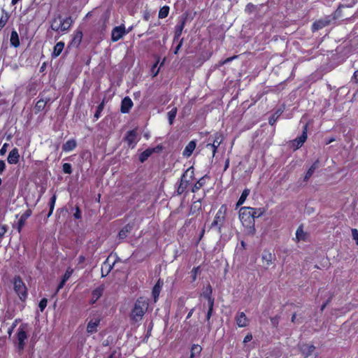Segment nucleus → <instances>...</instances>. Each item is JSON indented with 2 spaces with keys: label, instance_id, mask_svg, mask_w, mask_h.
I'll return each instance as SVG.
<instances>
[{
  "label": "nucleus",
  "instance_id": "nucleus-28",
  "mask_svg": "<svg viewBox=\"0 0 358 358\" xmlns=\"http://www.w3.org/2000/svg\"><path fill=\"white\" fill-rule=\"evenodd\" d=\"M131 229H132V227L129 224H127L125 227H124L119 232L118 236H119L120 239H124V238H126L127 234L129 233H130Z\"/></svg>",
  "mask_w": 358,
  "mask_h": 358
},
{
  "label": "nucleus",
  "instance_id": "nucleus-33",
  "mask_svg": "<svg viewBox=\"0 0 358 358\" xmlns=\"http://www.w3.org/2000/svg\"><path fill=\"white\" fill-rule=\"evenodd\" d=\"M202 350V348L199 345H193L191 348L190 357L194 358L195 356L199 355Z\"/></svg>",
  "mask_w": 358,
  "mask_h": 358
},
{
  "label": "nucleus",
  "instance_id": "nucleus-47",
  "mask_svg": "<svg viewBox=\"0 0 358 358\" xmlns=\"http://www.w3.org/2000/svg\"><path fill=\"white\" fill-rule=\"evenodd\" d=\"M352 236L353 239L356 241L357 245H358V231L356 229H352Z\"/></svg>",
  "mask_w": 358,
  "mask_h": 358
},
{
  "label": "nucleus",
  "instance_id": "nucleus-45",
  "mask_svg": "<svg viewBox=\"0 0 358 358\" xmlns=\"http://www.w3.org/2000/svg\"><path fill=\"white\" fill-rule=\"evenodd\" d=\"M199 270V267H194L192 270L191 273H192V281H194L196 279Z\"/></svg>",
  "mask_w": 358,
  "mask_h": 358
},
{
  "label": "nucleus",
  "instance_id": "nucleus-48",
  "mask_svg": "<svg viewBox=\"0 0 358 358\" xmlns=\"http://www.w3.org/2000/svg\"><path fill=\"white\" fill-rule=\"evenodd\" d=\"M213 306H214V304H212L211 306H208V310L207 315H206V320L208 321L210 319V317L212 316Z\"/></svg>",
  "mask_w": 358,
  "mask_h": 358
},
{
  "label": "nucleus",
  "instance_id": "nucleus-49",
  "mask_svg": "<svg viewBox=\"0 0 358 358\" xmlns=\"http://www.w3.org/2000/svg\"><path fill=\"white\" fill-rule=\"evenodd\" d=\"M8 146V143H4L1 148L0 149V155L3 156L6 154L7 151V148Z\"/></svg>",
  "mask_w": 358,
  "mask_h": 358
},
{
  "label": "nucleus",
  "instance_id": "nucleus-17",
  "mask_svg": "<svg viewBox=\"0 0 358 358\" xmlns=\"http://www.w3.org/2000/svg\"><path fill=\"white\" fill-rule=\"evenodd\" d=\"M31 210L28 209L21 216L18 221V231H20L21 229L25 224L26 220L31 216Z\"/></svg>",
  "mask_w": 358,
  "mask_h": 358
},
{
  "label": "nucleus",
  "instance_id": "nucleus-22",
  "mask_svg": "<svg viewBox=\"0 0 358 358\" xmlns=\"http://www.w3.org/2000/svg\"><path fill=\"white\" fill-rule=\"evenodd\" d=\"M103 291V287H99L95 289L92 294L91 303H94L102 295Z\"/></svg>",
  "mask_w": 358,
  "mask_h": 358
},
{
  "label": "nucleus",
  "instance_id": "nucleus-46",
  "mask_svg": "<svg viewBox=\"0 0 358 358\" xmlns=\"http://www.w3.org/2000/svg\"><path fill=\"white\" fill-rule=\"evenodd\" d=\"M8 17L6 15L2 16L0 18V29H1L7 23Z\"/></svg>",
  "mask_w": 358,
  "mask_h": 358
},
{
  "label": "nucleus",
  "instance_id": "nucleus-50",
  "mask_svg": "<svg viewBox=\"0 0 358 358\" xmlns=\"http://www.w3.org/2000/svg\"><path fill=\"white\" fill-rule=\"evenodd\" d=\"M252 339V335L251 334H248L245 336V338H244V339H243V343H248V342L250 341Z\"/></svg>",
  "mask_w": 358,
  "mask_h": 358
},
{
  "label": "nucleus",
  "instance_id": "nucleus-44",
  "mask_svg": "<svg viewBox=\"0 0 358 358\" xmlns=\"http://www.w3.org/2000/svg\"><path fill=\"white\" fill-rule=\"evenodd\" d=\"M47 303H48V301H47L46 299H43L41 300V301L39 303V305H38V307H39V308H40L41 312L43 311V310L46 307Z\"/></svg>",
  "mask_w": 358,
  "mask_h": 358
},
{
  "label": "nucleus",
  "instance_id": "nucleus-25",
  "mask_svg": "<svg viewBox=\"0 0 358 358\" xmlns=\"http://www.w3.org/2000/svg\"><path fill=\"white\" fill-rule=\"evenodd\" d=\"M10 41V44L15 48L20 45L19 36L16 31H13L11 32Z\"/></svg>",
  "mask_w": 358,
  "mask_h": 358
},
{
  "label": "nucleus",
  "instance_id": "nucleus-36",
  "mask_svg": "<svg viewBox=\"0 0 358 358\" xmlns=\"http://www.w3.org/2000/svg\"><path fill=\"white\" fill-rule=\"evenodd\" d=\"M327 22L323 20H319L313 23V30L317 31L327 25Z\"/></svg>",
  "mask_w": 358,
  "mask_h": 358
},
{
  "label": "nucleus",
  "instance_id": "nucleus-64",
  "mask_svg": "<svg viewBox=\"0 0 358 358\" xmlns=\"http://www.w3.org/2000/svg\"><path fill=\"white\" fill-rule=\"evenodd\" d=\"M334 141H335V139L334 138H331L327 141V144H329V143L334 142Z\"/></svg>",
  "mask_w": 358,
  "mask_h": 358
},
{
  "label": "nucleus",
  "instance_id": "nucleus-62",
  "mask_svg": "<svg viewBox=\"0 0 358 358\" xmlns=\"http://www.w3.org/2000/svg\"><path fill=\"white\" fill-rule=\"evenodd\" d=\"M193 312H194V309H192V310L189 312V313L187 314V319H189V317H191V316L192 315Z\"/></svg>",
  "mask_w": 358,
  "mask_h": 358
},
{
  "label": "nucleus",
  "instance_id": "nucleus-5",
  "mask_svg": "<svg viewBox=\"0 0 358 358\" xmlns=\"http://www.w3.org/2000/svg\"><path fill=\"white\" fill-rule=\"evenodd\" d=\"M27 324H22L20 326L17 333V345L19 350H22L24 347V342L27 339V334L26 332Z\"/></svg>",
  "mask_w": 358,
  "mask_h": 358
},
{
  "label": "nucleus",
  "instance_id": "nucleus-6",
  "mask_svg": "<svg viewBox=\"0 0 358 358\" xmlns=\"http://www.w3.org/2000/svg\"><path fill=\"white\" fill-rule=\"evenodd\" d=\"M209 138H211L212 143V145H210V152L212 154V157H214L217 152V148L223 141V137L221 134L215 133L214 135L210 136Z\"/></svg>",
  "mask_w": 358,
  "mask_h": 358
},
{
  "label": "nucleus",
  "instance_id": "nucleus-13",
  "mask_svg": "<svg viewBox=\"0 0 358 358\" xmlns=\"http://www.w3.org/2000/svg\"><path fill=\"white\" fill-rule=\"evenodd\" d=\"M125 140L128 145L134 148L137 143V134L136 131L131 130L128 131L125 137Z\"/></svg>",
  "mask_w": 358,
  "mask_h": 358
},
{
  "label": "nucleus",
  "instance_id": "nucleus-2",
  "mask_svg": "<svg viewBox=\"0 0 358 358\" xmlns=\"http://www.w3.org/2000/svg\"><path fill=\"white\" fill-rule=\"evenodd\" d=\"M148 308V303L142 298L138 299L134 305V307L131 311V318L138 322L141 320L145 314V311Z\"/></svg>",
  "mask_w": 358,
  "mask_h": 358
},
{
  "label": "nucleus",
  "instance_id": "nucleus-35",
  "mask_svg": "<svg viewBox=\"0 0 358 358\" xmlns=\"http://www.w3.org/2000/svg\"><path fill=\"white\" fill-rule=\"evenodd\" d=\"M266 210L264 208H252V217H253V219L255 220V218L257 217H259L261 216H262L264 213H265Z\"/></svg>",
  "mask_w": 358,
  "mask_h": 358
},
{
  "label": "nucleus",
  "instance_id": "nucleus-26",
  "mask_svg": "<svg viewBox=\"0 0 358 358\" xmlns=\"http://www.w3.org/2000/svg\"><path fill=\"white\" fill-rule=\"evenodd\" d=\"M184 27H185V20H182L179 24H178L176 27L175 34H174V41L178 40L180 37L182 30L184 29Z\"/></svg>",
  "mask_w": 358,
  "mask_h": 358
},
{
  "label": "nucleus",
  "instance_id": "nucleus-31",
  "mask_svg": "<svg viewBox=\"0 0 358 358\" xmlns=\"http://www.w3.org/2000/svg\"><path fill=\"white\" fill-rule=\"evenodd\" d=\"M155 148H153V149L148 148V149L145 150V151H143L139 157L140 161L141 162H145L155 152Z\"/></svg>",
  "mask_w": 358,
  "mask_h": 358
},
{
  "label": "nucleus",
  "instance_id": "nucleus-12",
  "mask_svg": "<svg viewBox=\"0 0 358 358\" xmlns=\"http://www.w3.org/2000/svg\"><path fill=\"white\" fill-rule=\"evenodd\" d=\"M100 318L96 317L91 319L87 326V331L89 334H93L97 331V328L100 324Z\"/></svg>",
  "mask_w": 358,
  "mask_h": 358
},
{
  "label": "nucleus",
  "instance_id": "nucleus-63",
  "mask_svg": "<svg viewBox=\"0 0 358 358\" xmlns=\"http://www.w3.org/2000/svg\"><path fill=\"white\" fill-rule=\"evenodd\" d=\"M296 318V314H294V315L292 316V322H295Z\"/></svg>",
  "mask_w": 358,
  "mask_h": 358
},
{
  "label": "nucleus",
  "instance_id": "nucleus-10",
  "mask_svg": "<svg viewBox=\"0 0 358 358\" xmlns=\"http://www.w3.org/2000/svg\"><path fill=\"white\" fill-rule=\"evenodd\" d=\"M262 259L264 266L268 268L273 264L274 255L268 250H264L262 255Z\"/></svg>",
  "mask_w": 358,
  "mask_h": 358
},
{
  "label": "nucleus",
  "instance_id": "nucleus-15",
  "mask_svg": "<svg viewBox=\"0 0 358 358\" xmlns=\"http://www.w3.org/2000/svg\"><path fill=\"white\" fill-rule=\"evenodd\" d=\"M132 106V100L129 97L126 96L122 99L121 103V112L122 113H127L129 111Z\"/></svg>",
  "mask_w": 358,
  "mask_h": 358
},
{
  "label": "nucleus",
  "instance_id": "nucleus-32",
  "mask_svg": "<svg viewBox=\"0 0 358 358\" xmlns=\"http://www.w3.org/2000/svg\"><path fill=\"white\" fill-rule=\"evenodd\" d=\"M306 238V234L304 232L302 227H298L296 231V239L297 241H305Z\"/></svg>",
  "mask_w": 358,
  "mask_h": 358
},
{
  "label": "nucleus",
  "instance_id": "nucleus-60",
  "mask_svg": "<svg viewBox=\"0 0 358 358\" xmlns=\"http://www.w3.org/2000/svg\"><path fill=\"white\" fill-rule=\"evenodd\" d=\"M276 119L277 118L275 117V115H273L271 118H270V120H269L270 124L273 125L274 124V122H275Z\"/></svg>",
  "mask_w": 358,
  "mask_h": 358
},
{
  "label": "nucleus",
  "instance_id": "nucleus-42",
  "mask_svg": "<svg viewBox=\"0 0 358 358\" xmlns=\"http://www.w3.org/2000/svg\"><path fill=\"white\" fill-rule=\"evenodd\" d=\"M62 169L65 173L71 174L72 173V168L71 164L64 163L62 166Z\"/></svg>",
  "mask_w": 358,
  "mask_h": 358
},
{
  "label": "nucleus",
  "instance_id": "nucleus-8",
  "mask_svg": "<svg viewBox=\"0 0 358 358\" xmlns=\"http://www.w3.org/2000/svg\"><path fill=\"white\" fill-rule=\"evenodd\" d=\"M126 34L127 32L124 25L115 27L113 29L111 32V40L114 42L117 41Z\"/></svg>",
  "mask_w": 358,
  "mask_h": 358
},
{
  "label": "nucleus",
  "instance_id": "nucleus-7",
  "mask_svg": "<svg viewBox=\"0 0 358 358\" xmlns=\"http://www.w3.org/2000/svg\"><path fill=\"white\" fill-rule=\"evenodd\" d=\"M307 127H308V125L305 124L303 127V130L302 134L299 137L295 138L292 142V147L295 150L301 148L302 146V145L304 143V142L306 141V140L307 139Z\"/></svg>",
  "mask_w": 358,
  "mask_h": 358
},
{
  "label": "nucleus",
  "instance_id": "nucleus-23",
  "mask_svg": "<svg viewBox=\"0 0 358 358\" xmlns=\"http://www.w3.org/2000/svg\"><path fill=\"white\" fill-rule=\"evenodd\" d=\"M73 24V20L71 17L62 19V31H66L69 29Z\"/></svg>",
  "mask_w": 358,
  "mask_h": 358
},
{
  "label": "nucleus",
  "instance_id": "nucleus-1",
  "mask_svg": "<svg viewBox=\"0 0 358 358\" xmlns=\"http://www.w3.org/2000/svg\"><path fill=\"white\" fill-rule=\"evenodd\" d=\"M252 213V207H241L238 213L239 219L245 228V233L250 236H253L255 233V220Z\"/></svg>",
  "mask_w": 358,
  "mask_h": 358
},
{
  "label": "nucleus",
  "instance_id": "nucleus-34",
  "mask_svg": "<svg viewBox=\"0 0 358 358\" xmlns=\"http://www.w3.org/2000/svg\"><path fill=\"white\" fill-rule=\"evenodd\" d=\"M83 33L81 31H76L74 33L73 38L72 39V43L76 45H79L82 41Z\"/></svg>",
  "mask_w": 358,
  "mask_h": 358
},
{
  "label": "nucleus",
  "instance_id": "nucleus-21",
  "mask_svg": "<svg viewBox=\"0 0 358 358\" xmlns=\"http://www.w3.org/2000/svg\"><path fill=\"white\" fill-rule=\"evenodd\" d=\"M162 285H163V282L161 281L160 280H159L152 289V294L155 302L157 301V300L159 297Z\"/></svg>",
  "mask_w": 358,
  "mask_h": 358
},
{
  "label": "nucleus",
  "instance_id": "nucleus-56",
  "mask_svg": "<svg viewBox=\"0 0 358 358\" xmlns=\"http://www.w3.org/2000/svg\"><path fill=\"white\" fill-rule=\"evenodd\" d=\"M210 145H212L211 138H209L208 140V143L206 145V149L208 150L210 152Z\"/></svg>",
  "mask_w": 358,
  "mask_h": 358
},
{
  "label": "nucleus",
  "instance_id": "nucleus-40",
  "mask_svg": "<svg viewBox=\"0 0 358 358\" xmlns=\"http://www.w3.org/2000/svg\"><path fill=\"white\" fill-rule=\"evenodd\" d=\"M169 12V6H164L162 7L159 11V18H164L167 17Z\"/></svg>",
  "mask_w": 358,
  "mask_h": 358
},
{
  "label": "nucleus",
  "instance_id": "nucleus-57",
  "mask_svg": "<svg viewBox=\"0 0 358 358\" xmlns=\"http://www.w3.org/2000/svg\"><path fill=\"white\" fill-rule=\"evenodd\" d=\"M101 110H102V106H101V105H100V106L98 107V110H97V111H96V114L94 115V117H95L96 119H98V118H99V113H100V111H101Z\"/></svg>",
  "mask_w": 358,
  "mask_h": 358
},
{
  "label": "nucleus",
  "instance_id": "nucleus-29",
  "mask_svg": "<svg viewBox=\"0 0 358 358\" xmlns=\"http://www.w3.org/2000/svg\"><path fill=\"white\" fill-rule=\"evenodd\" d=\"M250 194V190L248 189H245L243 191L238 201L236 203V208L241 206L246 200L248 196Z\"/></svg>",
  "mask_w": 358,
  "mask_h": 358
},
{
  "label": "nucleus",
  "instance_id": "nucleus-37",
  "mask_svg": "<svg viewBox=\"0 0 358 358\" xmlns=\"http://www.w3.org/2000/svg\"><path fill=\"white\" fill-rule=\"evenodd\" d=\"M48 101H49V99H48V100H44V99L38 100L36 102V106H35L36 110H37L38 111L43 110Z\"/></svg>",
  "mask_w": 358,
  "mask_h": 358
},
{
  "label": "nucleus",
  "instance_id": "nucleus-41",
  "mask_svg": "<svg viewBox=\"0 0 358 358\" xmlns=\"http://www.w3.org/2000/svg\"><path fill=\"white\" fill-rule=\"evenodd\" d=\"M55 202H56V196L53 195L51 197L50 201V212H49V213L48 215V217H50L52 215V212H53Z\"/></svg>",
  "mask_w": 358,
  "mask_h": 358
},
{
  "label": "nucleus",
  "instance_id": "nucleus-18",
  "mask_svg": "<svg viewBox=\"0 0 358 358\" xmlns=\"http://www.w3.org/2000/svg\"><path fill=\"white\" fill-rule=\"evenodd\" d=\"M76 145L77 143L76 140L70 139L62 145V150L66 152H69L73 150L76 148Z\"/></svg>",
  "mask_w": 358,
  "mask_h": 358
},
{
  "label": "nucleus",
  "instance_id": "nucleus-43",
  "mask_svg": "<svg viewBox=\"0 0 358 358\" xmlns=\"http://www.w3.org/2000/svg\"><path fill=\"white\" fill-rule=\"evenodd\" d=\"M72 273H73V269L69 268L66 271V272L62 278V280L66 282L69 279V278L71 276Z\"/></svg>",
  "mask_w": 358,
  "mask_h": 358
},
{
  "label": "nucleus",
  "instance_id": "nucleus-30",
  "mask_svg": "<svg viewBox=\"0 0 358 358\" xmlns=\"http://www.w3.org/2000/svg\"><path fill=\"white\" fill-rule=\"evenodd\" d=\"M317 164H318V161H316L309 169L307 171L305 176H304V181H307L311 176L313 174V173L315 172V169L317 168Z\"/></svg>",
  "mask_w": 358,
  "mask_h": 358
},
{
  "label": "nucleus",
  "instance_id": "nucleus-52",
  "mask_svg": "<svg viewBox=\"0 0 358 358\" xmlns=\"http://www.w3.org/2000/svg\"><path fill=\"white\" fill-rule=\"evenodd\" d=\"M271 324L274 327H277L278 324V318L277 317H273L271 320Z\"/></svg>",
  "mask_w": 358,
  "mask_h": 358
},
{
  "label": "nucleus",
  "instance_id": "nucleus-38",
  "mask_svg": "<svg viewBox=\"0 0 358 358\" xmlns=\"http://www.w3.org/2000/svg\"><path fill=\"white\" fill-rule=\"evenodd\" d=\"M177 114V108H173L168 113V118L170 124H172Z\"/></svg>",
  "mask_w": 358,
  "mask_h": 358
},
{
  "label": "nucleus",
  "instance_id": "nucleus-11",
  "mask_svg": "<svg viewBox=\"0 0 358 358\" xmlns=\"http://www.w3.org/2000/svg\"><path fill=\"white\" fill-rule=\"evenodd\" d=\"M236 322L239 327H245L249 324V320L243 312H238L235 317Z\"/></svg>",
  "mask_w": 358,
  "mask_h": 358
},
{
  "label": "nucleus",
  "instance_id": "nucleus-61",
  "mask_svg": "<svg viewBox=\"0 0 358 358\" xmlns=\"http://www.w3.org/2000/svg\"><path fill=\"white\" fill-rule=\"evenodd\" d=\"M281 113H282V111L279 110L276 111V113H275L274 115L276 118H278L281 115Z\"/></svg>",
  "mask_w": 358,
  "mask_h": 358
},
{
  "label": "nucleus",
  "instance_id": "nucleus-19",
  "mask_svg": "<svg viewBox=\"0 0 358 358\" xmlns=\"http://www.w3.org/2000/svg\"><path fill=\"white\" fill-rule=\"evenodd\" d=\"M196 148V142L194 141H191L185 148L182 155L185 157H189Z\"/></svg>",
  "mask_w": 358,
  "mask_h": 358
},
{
  "label": "nucleus",
  "instance_id": "nucleus-3",
  "mask_svg": "<svg viewBox=\"0 0 358 358\" xmlns=\"http://www.w3.org/2000/svg\"><path fill=\"white\" fill-rule=\"evenodd\" d=\"M14 289L20 299L22 301L25 300L27 296V288L24 283L20 277H15L13 281Z\"/></svg>",
  "mask_w": 358,
  "mask_h": 358
},
{
  "label": "nucleus",
  "instance_id": "nucleus-39",
  "mask_svg": "<svg viewBox=\"0 0 358 358\" xmlns=\"http://www.w3.org/2000/svg\"><path fill=\"white\" fill-rule=\"evenodd\" d=\"M112 266L110 264H109L107 262H105L103 263V265L102 266V276H106L111 270Z\"/></svg>",
  "mask_w": 358,
  "mask_h": 358
},
{
  "label": "nucleus",
  "instance_id": "nucleus-9",
  "mask_svg": "<svg viewBox=\"0 0 358 358\" xmlns=\"http://www.w3.org/2000/svg\"><path fill=\"white\" fill-rule=\"evenodd\" d=\"M300 348L303 355L305 356L304 358L316 357V355L314 353L315 348L313 345L303 344L301 345Z\"/></svg>",
  "mask_w": 358,
  "mask_h": 358
},
{
  "label": "nucleus",
  "instance_id": "nucleus-14",
  "mask_svg": "<svg viewBox=\"0 0 358 358\" xmlns=\"http://www.w3.org/2000/svg\"><path fill=\"white\" fill-rule=\"evenodd\" d=\"M20 155L18 150L15 148L8 154L7 160L10 164H16L19 162Z\"/></svg>",
  "mask_w": 358,
  "mask_h": 358
},
{
  "label": "nucleus",
  "instance_id": "nucleus-16",
  "mask_svg": "<svg viewBox=\"0 0 358 358\" xmlns=\"http://www.w3.org/2000/svg\"><path fill=\"white\" fill-rule=\"evenodd\" d=\"M212 294V288L210 285H208L206 289V290L203 292L202 296L206 298L208 301V306H211L212 304H214V299L211 296Z\"/></svg>",
  "mask_w": 358,
  "mask_h": 358
},
{
  "label": "nucleus",
  "instance_id": "nucleus-58",
  "mask_svg": "<svg viewBox=\"0 0 358 358\" xmlns=\"http://www.w3.org/2000/svg\"><path fill=\"white\" fill-rule=\"evenodd\" d=\"M352 79L355 81V82H357L358 81V71H355L354 73V75H353V78Z\"/></svg>",
  "mask_w": 358,
  "mask_h": 358
},
{
  "label": "nucleus",
  "instance_id": "nucleus-27",
  "mask_svg": "<svg viewBox=\"0 0 358 358\" xmlns=\"http://www.w3.org/2000/svg\"><path fill=\"white\" fill-rule=\"evenodd\" d=\"M51 29L56 31H62V18L58 17L55 18L52 24H51Z\"/></svg>",
  "mask_w": 358,
  "mask_h": 358
},
{
  "label": "nucleus",
  "instance_id": "nucleus-24",
  "mask_svg": "<svg viewBox=\"0 0 358 358\" xmlns=\"http://www.w3.org/2000/svg\"><path fill=\"white\" fill-rule=\"evenodd\" d=\"M188 170L182 176L181 181L178 188V193L182 194L187 187V181L185 180Z\"/></svg>",
  "mask_w": 358,
  "mask_h": 358
},
{
  "label": "nucleus",
  "instance_id": "nucleus-20",
  "mask_svg": "<svg viewBox=\"0 0 358 358\" xmlns=\"http://www.w3.org/2000/svg\"><path fill=\"white\" fill-rule=\"evenodd\" d=\"M64 48V43L59 41L55 44L53 48V51L52 52V57L56 58L63 51Z\"/></svg>",
  "mask_w": 358,
  "mask_h": 358
},
{
  "label": "nucleus",
  "instance_id": "nucleus-4",
  "mask_svg": "<svg viewBox=\"0 0 358 358\" xmlns=\"http://www.w3.org/2000/svg\"><path fill=\"white\" fill-rule=\"evenodd\" d=\"M227 212L226 205H222L217 212L213 222L211 223L210 228H213L218 226L219 231L221 230V227L225 219V214Z\"/></svg>",
  "mask_w": 358,
  "mask_h": 358
},
{
  "label": "nucleus",
  "instance_id": "nucleus-53",
  "mask_svg": "<svg viewBox=\"0 0 358 358\" xmlns=\"http://www.w3.org/2000/svg\"><path fill=\"white\" fill-rule=\"evenodd\" d=\"M182 43H183V39H180L178 45L176 46V50L174 51V53L175 54H177L178 52V50H180V48H181L182 45Z\"/></svg>",
  "mask_w": 358,
  "mask_h": 358
},
{
  "label": "nucleus",
  "instance_id": "nucleus-54",
  "mask_svg": "<svg viewBox=\"0 0 358 358\" xmlns=\"http://www.w3.org/2000/svg\"><path fill=\"white\" fill-rule=\"evenodd\" d=\"M81 217V213L78 208H76V212L74 213V217L76 219H79Z\"/></svg>",
  "mask_w": 358,
  "mask_h": 358
},
{
  "label": "nucleus",
  "instance_id": "nucleus-51",
  "mask_svg": "<svg viewBox=\"0 0 358 358\" xmlns=\"http://www.w3.org/2000/svg\"><path fill=\"white\" fill-rule=\"evenodd\" d=\"M5 168H6V164H5L4 161L0 159V174H1L3 173Z\"/></svg>",
  "mask_w": 358,
  "mask_h": 358
},
{
  "label": "nucleus",
  "instance_id": "nucleus-55",
  "mask_svg": "<svg viewBox=\"0 0 358 358\" xmlns=\"http://www.w3.org/2000/svg\"><path fill=\"white\" fill-rule=\"evenodd\" d=\"M65 283H66V282L62 280L61 282L59 283V285L57 287L56 292H58L64 287Z\"/></svg>",
  "mask_w": 358,
  "mask_h": 358
},
{
  "label": "nucleus",
  "instance_id": "nucleus-59",
  "mask_svg": "<svg viewBox=\"0 0 358 358\" xmlns=\"http://www.w3.org/2000/svg\"><path fill=\"white\" fill-rule=\"evenodd\" d=\"M200 187H201V184L198 182L197 184H196L194 186V187L192 189V192H196L197 189H199L200 188Z\"/></svg>",
  "mask_w": 358,
  "mask_h": 358
}]
</instances>
